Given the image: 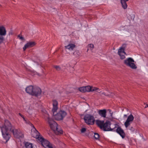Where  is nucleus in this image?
Masks as SVG:
<instances>
[{
  "label": "nucleus",
  "mask_w": 148,
  "mask_h": 148,
  "mask_svg": "<svg viewBox=\"0 0 148 148\" xmlns=\"http://www.w3.org/2000/svg\"><path fill=\"white\" fill-rule=\"evenodd\" d=\"M10 122L8 120L5 121L4 125L1 127V132L3 139L5 140L3 141L5 143L9 140L10 135L9 134L11 129Z\"/></svg>",
  "instance_id": "nucleus-1"
},
{
  "label": "nucleus",
  "mask_w": 148,
  "mask_h": 148,
  "mask_svg": "<svg viewBox=\"0 0 148 148\" xmlns=\"http://www.w3.org/2000/svg\"><path fill=\"white\" fill-rule=\"evenodd\" d=\"M48 122L51 129L56 134H62V130L60 126H58L57 123L53 120L48 117Z\"/></svg>",
  "instance_id": "nucleus-2"
},
{
  "label": "nucleus",
  "mask_w": 148,
  "mask_h": 148,
  "mask_svg": "<svg viewBox=\"0 0 148 148\" xmlns=\"http://www.w3.org/2000/svg\"><path fill=\"white\" fill-rule=\"evenodd\" d=\"M134 61L132 58H128L124 61V63L127 66H129L133 69H136L137 68L134 63Z\"/></svg>",
  "instance_id": "nucleus-3"
},
{
  "label": "nucleus",
  "mask_w": 148,
  "mask_h": 148,
  "mask_svg": "<svg viewBox=\"0 0 148 148\" xmlns=\"http://www.w3.org/2000/svg\"><path fill=\"white\" fill-rule=\"evenodd\" d=\"M84 119L85 123L88 125H92L94 124L95 119L94 116L89 114H87L85 116Z\"/></svg>",
  "instance_id": "nucleus-4"
},
{
  "label": "nucleus",
  "mask_w": 148,
  "mask_h": 148,
  "mask_svg": "<svg viewBox=\"0 0 148 148\" xmlns=\"http://www.w3.org/2000/svg\"><path fill=\"white\" fill-rule=\"evenodd\" d=\"M66 113L64 111L60 110L57 114L53 115L54 116V118L55 120L58 121L62 120L64 117L66 115Z\"/></svg>",
  "instance_id": "nucleus-5"
},
{
  "label": "nucleus",
  "mask_w": 148,
  "mask_h": 148,
  "mask_svg": "<svg viewBox=\"0 0 148 148\" xmlns=\"http://www.w3.org/2000/svg\"><path fill=\"white\" fill-rule=\"evenodd\" d=\"M10 125L11 128L10 132H11L14 136L17 138H19L20 136V133L21 131L19 129H16L10 123Z\"/></svg>",
  "instance_id": "nucleus-6"
},
{
  "label": "nucleus",
  "mask_w": 148,
  "mask_h": 148,
  "mask_svg": "<svg viewBox=\"0 0 148 148\" xmlns=\"http://www.w3.org/2000/svg\"><path fill=\"white\" fill-rule=\"evenodd\" d=\"M33 127L34 128L31 131V134L32 136L34 138H37L39 140H42V139L41 138L42 137L40 136V133L36 130L34 126Z\"/></svg>",
  "instance_id": "nucleus-7"
},
{
  "label": "nucleus",
  "mask_w": 148,
  "mask_h": 148,
  "mask_svg": "<svg viewBox=\"0 0 148 148\" xmlns=\"http://www.w3.org/2000/svg\"><path fill=\"white\" fill-rule=\"evenodd\" d=\"M6 31L5 27L3 26H0V38H3L2 39L0 40V44L2 43L4 40L3 36L6 34Z\"/></svg>",
  "instance_id": "nucleus-8"
},
{
  "label": "nucleus",
  "mask_w": 148,
  "mask_h": 148,
  "mask_svg": "<svg viewBox=\"0 0 148 148\" xmlns=\"http://www.w3.org/2000/svg\"><path fill=\"white\" fill-rule=\"evenodd\" d=\"M134 119V117L131 114L128 116L124 123V125L126 128L130 125L131 123L133 121Z\"/></svg>",
  "instance_id": "nucleus-9"
},
{
  "label": "nucleus",
  "mask_w": 148,
  "mask_h": 148,
  "mask_svg": "<svg viewBox=\"0 0 148 148\" xmlns=\"http://www.w3.org/2000/svg\"><path fill=\"white\" fill-rule=\"evenodd\" d=\"M42 92L41 89L38 87L34 86L32 95L38 97L40 95Z\"/></svg>",
  "instance_id": "nucleus-10"
},
{
  "label": "nucleus",
  "mask_w": 148,
  "mask_h": 148,
  "mask_svg": "<svg viewBox=\"0 0 148 148\" xmlns=\"http://www.w3.org/2000/svg\"><path fill=\"white\" fill-rule=\"evenodd\" d=\"M110 122L109 121H106L104 123L102 129L104 131H113L114 129H112L110 128Z\"/></svg>",
  "instance_id": "nucleus-11"
},
{
  "label": "nucleus",
  "mask_w": 148,
  "mask_h": 148,
  "mask_svg": "<svg viewBox=\"0 0 148 148\" xmlns=\"http://www.w3.org/2000/svg\"><path fill=\"white\" fill-rule=\"evenodd\" d=\"M91 86H83L79 88V90L81 92H90L91 90Z\"/></svg>",
  "instance_id": "nucleus-12"
},
{
  "label": "nucleus",
  "mask_w": 148,
  "mask_h": 148,
  "mask_svg": "<svg viewBox=\"0 0 148 148\" xmlns=\"http://www.w3.org/2000/svg\"><path fill=\"white\" fill-rule=\"evenodd\" d=\"M116 132L118 133L123 138H124L125 134L123 130L121 127H118L116 130Z\"/></svg>",
  "instance_id": "nucleus-13"
},
{
  "label": "nucleus",
  "mask_w": 148,
  "mask_h": 148,
  "mask_svg": "<svg viewBox=\"0 0 148 148\" xmlns=\"http://www.w3.org/2000/svg\"><path fill=\"white\" fill-rule=\"evenodd\" d=\"M36 45V43L34 42H29L26 43L23 49L24 51H25L26 49L30 48Z\"/></svg>",
  "instance_id": "nucleus-14"
},
{
  "label": "nucleus",
  "mask_w": 148,
  "mask_h": 148,
  "mask_svg": "<svg viewBox=\"0 0 148 148\" xmlns=\"http://www.w3.org/2000/svg\"><path fill=\"white\" fill-rule=\"evenodd\" d=\"M53 108L52 109V112H53V114H54V113L56 112L58 109V102L55 100H53Z\"/></svg>",
  "instance_id": "nucleus-15"
},
{
  "label": "nucleus",
  "mask_w": 148,
  "mask_h": 148,
  "mask_svg": "<svg viewBox=\"0 0 148 148\" xmlns=\"http://www.w3.org/2000/svg\"><path fill=\"white\" fill-rule=\"evenodd\" d=\"M34 86H29L27 87L25 89L26 92L32 95L33 91Z\"/></svg>",
  "instance_id": "nucleus-16"
},
{
  "label": "nucleus",
  "mask_w": 148,
  "mask_h": 148,
  "mask_svg": "<svg viewBox=\"0 0 148 148\" xmlns=\"http://www.w3.org/2000/svg\"><path fill=\"white\" fill-rule=\"evenodd\" d=\"M76 47V45L74 44L70 43L68 45L65 46V48L69 50L73 51Z\"/></svg>",
  "instance_id": "nucleus-17"
},
{
  "label": "nucleus",
  "mask_w": 148,
  "mask_h": 148,
  "mask_svg": "<svg viewBox=\"0 0 148 148\" xmlns=\"http://www.w3.org/2000/svg\"><path fill=\"white\" fill-rule=\"evenodd\" d=\"M41 138L42 139V140H39V141L41 142L42 146L45 147H47L50 143L47 140L45 139L42 137H41Z\"/></svg>",
  "instance_id": "nucleus-18"
},
{
  "label": "nucleus",
  "mask_w": 148,
  "mask_h": 148,
  "mask_svg": "<svg viewBox=\"0 0 148 148\" xmlns=\"http://www.w3.org/2000/svg\"><path fill=\"white\" fill-rule=\"evenodd\" d=\"M98 113L101 116L104 118L106 117V109L99 110L98 111Z\"/></svg>",
  "instance_id": "nucleus-19"
},
{
  "label": "nucleus",
  "mask_w": 148,
  "mask_h": 148,
  "mask_svg": "<svg viewBox=\"0 0 148 148\" xmlns=\"http://www.w3.org/2000/svg\"><path fill=\"white\" fill-rule=\"evenodd\" d=\"M96 123L97 125L100 127V129H102L104 124V121H101L99 120H96Z\"/></svg>",
  "instance_id": "nucleus-20"
},
{
  "label": "nucleus",
  "mask_w": 148,
  "mask_h": 148,
  "mask_svg": "<svg viewBox=\"0 0 148 148\" xmlns=\"http://www.w3.org/2000/svg\"><path fill=\"white\" fill-rule=\"evenodd\" d=\"M91 92H93L96 91L99 93L100 94L101 92V90L97 87H94L93 86H91Z\"/></svg>",
  "instance_id": "nucleus-21"
},
{
  "label": "nucleus",
  "mask_w": 148,
  "mask_h": 148,
  "mask_svg": "<svg viewBox=\"0 0 148 148\" xmlns=\"http://www.w3.org/2000/svg\"><path fill=\"white\" fill-rule=\"evenodd\" d=\"M100 96L101 97H103L104 95L109 97H113L114 95V94L112 93H111L110 94H106V93L104 92H101L100 94Z\"/></svg>",
  "instance_id": "nucleus-22"
},
{
  "label": "nucleus",
  "mask_w": 148,
  "mask_h": 148,
  "mask_svg": "<svg viewBox=\"0 0 148 148\" xmlns=\"http://www.w3.org/2000/svg\"><path fill=\"white\" fill-rule=\"evenodd\" d=\"M121 3L122 4V7L124 9H126L127 8V5L126 2L121 1Z\"/></svg>",
  "instance_id": "nucleus-23"
},
{
  "label": "nucleus",
  "mask_w": 148,
  "mask_h": 148,
  "mask_svg": "<svg viewBox=\"0 0 148 148\" xmlns=\"http://www.w3.org/2000/svg\"><path fill=\"white\" fill-rule=\"evenodd\" d=\"M124 50L125 49H124L121 48L118 50V54H125V52L124 51Z\"/></svg>",
  "instance_id": "nucleus-24"
},
{
  "label": "nucleus",
  "mask_w": 148,
  "mask_h": 148,
  "mask_svg": "<svg viewBox=\"0 0 148 148\" xmlns=\"http://www.w3.org/2000/svg\"><path fill=\"white\" fill-rule=\"evenodd\" d=\"M73 55L76 57H78L80 54V53L79 51L76 50L73 53Z\"/></svg>",
  "instance_id": "nucleus-25"
},
{
  "label": "nucleus",
  "mask_w": 148,
  "mask_h": 148,
  "mask_svg": "<svg viewBox=\"0 0 148 148\" xmlns=\"http://www.w3.org/2000/svg\"><path fill=\"white\" fill-rule=\"evenodd\" d=\"M53 67L56 69L57 71H59L62 70L61 68L59 66L54 65L53 66Z\"/></svg>",
  "instance_id": "nucleus-26"
},
{
  "label": "nucleus",
  "mask_w": 148,
  "mask_h": 148,
  "mask_svg": "<svg viewBox=\"0 0 148 148\" xmlns=\"http://www.w3.org/2000/svg\"><path fill=\"white\" fill-rule=\"evenodd\" d=\"M94 137L96 139L99 140V135L97 133H94Z\"/></svg>",
  "instance_id": "nucleus-27"
},
{
  "label": "nucleus",
  "mask_w": 148,
  "mask_h": 148,
  "mask_svg": "<svg viewBox=\"0 0 148 148\" xmlns=\"http://www.w3.org/2000/svg\"><path fill=\"white\" fill-rule=\"evenodd\" d=\"M120 57V58L121 59H124L125 58V55H126V53L125 54H118Z\"/></svg>",
  "instance_id": "nucleus-28"
},
{
  "label": "nucleus",
  "mask_w": 148,
  "mask_h": 148,
  "mask_svg": "<svg viewBox=\"0 0 148 148\" xmlns=\"http://www.w3.org/2000/svg\"><path fill=\"white\" fill-rule=\"evenodd\" d=\"M94 45L92 44H89L88 45V48H90V49L91 50H92V49L94 48Z\"/></svg>",
  "instance_id": "nucleus-29"
},
{
  "label": "nucleus",
  "mask_w": 148,
  "mask_h": 148,
  "mask_svg": "<svg viewBox=\"0 0 148 148\" xmlns=\"http://www.w3.org/2000/svg\"><path fill=\"white\" fill-rule=\"evenodd\" d=\"M18 37L20 39L22 40L25 41V39H24V38L22 36H21L19 35L18 36Z\"/></svg>",
  "instance_id": "nucleus-30"
},
{
  "label": "nucleus",
  "mask_w": 148,
  "mask_h": 148,
  "mask_svg": "<svg viewBox=\"0 0 148 148\" xmlns=\"http://www.w3.org/2000/svg\"><path fill=\"white\" fill-rule=\"evenodd\" d=\"M108 111L110 113V117H112V113L111 112V110L110 109L108 110Z\"/></svg>",
  "instance_id": "nucleus-31"
},
{
  "label": "nucleus",
  "mask_w": 148,
  "mask_h": 148,
  "mask_svg": "<svg viewBox=\"0 0 148 148\" xmlns=\"http://www.w3.org/2000/svg\"><path fill=\"white\" fill-rule=\"evenodd\" d=\"M86 130V129L85 128H82L81 130V132L82 133H84V132Z\"/></svg>",
  "instance_id": "nucleus-32"
},
{
  "label": "nucleus",
  "mask_w": 148,
  "mask_h": 148,
  "mask_svg": "<svg viewBox=\"0 0 148 148\" xmlns=\"http://www.w3.org/2000/svg\"><path fill=\"white\" fill-rule=\"evenodd\" d=\"M49 148H53V145L49 143L47 147Z\"/></svg>",
  "instance_id": "nucleus-33"
},
{
  "label": "nucleus",
  "mask_w": 148,
  "mask_h": 148,
  "mask_svg": "<svg viewBox=\"0 0 148 148\" xmlns=\"http://www.w3.org/2000/svg\"><path fill=\"white\" fill-rule=\"evenodd\" d=\"M126 46V45L125 44H123L122 45V47H121L122 48L124 49H125V48Z\"/></svg>",
  "instance_id": "nucleus-34"
},
{
  "label": "nucleus",
  "mask_w": 148,
  "mask_h": 148,
  "mask_svg": "<svg viewBox=\"0 0 148 148\" xmlns=\"http://www.w3.org/2000/svg\"><path fill=\"white\" fill-rule=\"evenodd\" d=\"M18 114L22 117H23V116L20 113H19Z\"/></svg>",
  "instance_id": "nucleus-35"
},
{
  "label": "nucleus",
  "mask_w": 148,
  "mask_h": 148,
  "mask_svg": "<svg viewBox=\"0 0 148 148\" xmlns=\"http://www.w3.org/2000/svg\"><path fill=\"white\" fill-rule=\"evenodd\" d=\"M129 0H121V1H123L124 2H126L127 1H128Z\"/></svg>",
  "instance_id": "nucleus-36"
},
{
  "label": "nucleus",
  "mask_w": 148,
  "mask_h": 148,
  "mask_svg": "<svg viewBox=\"0 0 148 148\" xmlns=\"http://www.w3.org/2000/svg\"><path fill=\"white\" fill-rule=\"evenodd\" d=\"M9 35H12V32H10L9 33Z\"/></svg>",
  "instance_id": "nucleus-37"
},
{
  "label": "nucleus",
  "mask_w": 148,
  "mask_h": 148,
  "mask_svg": "<svg viewBox=\"0 0 148 148\" xmlns=\"http://www.w3.org/2000/svg\"><path fill=\"white\" fill-rule=\"evenodd\" d=\"M25 122L27 123H29V122L27 120H26V121H25Z\"/></svg>",
  "instance_id": "nucleus-38"
},
{
  "label": "nucleus",
  "mask_w": 148,
  "mask_h": 148,
  "mask_svg": "<svg viewBox=\"0 0 148 148\" xmlns=\"http://www.w3.org/2000/svg\"><path fill=\"white\" fill-rule=\"evenodd\" d=\"M22 118H23L24 121H26V119H25V118L24 117V116H23V117Z\"/></svg>",
  "instance_id": "nucleus-39"
},
{
  "label": "nucleus",
  "mask_w": 148,
  "mask_h": 148,
  "mask_svg": "<svg viewBox=\"0 0 148 148\" xmlns=\"http://www.w3.org/2000/svg\"><path fill=\"white\" fill-rule=\"evenodd\" d=\"M124 116L125 117H126L127 116L126 114H124Z\"/></svg>",
  "instance_id": "nucleus-40"
},
{
  "label": "nucleus",
  "mask_w": 148,
  "mask_h": 148,
  "mask_svg": "<svg viewBox=\"0 0 148 148\" xmlns=\"http://www.w3.org/2000/svg\"><path fill=\"white\" fill-rule=\"evenodd\" d=\"M148 107V104H147L146 106H145V108H146L147 107Z\"/></svg>",
  "instance_id": "nucleus-41"
},
{
  "label": "nucleus",
  "mask_w": 148,
  "mask_h": 148,
  "mask_svg": "<svg viewBox=\"0 0 148 148\" xmlns=\"http://www.w3.org/2000/svg\"><path fill=\"white\" fill-rule=\"evenodd\" d=\"M131 128H132L133 129L132 130L133 131L134 130V129L132 127H131Z\"/></svg>",
  "instance_id": "nucleus-42"
},
{
  "label": "nucleus",
  "mask_w": 148,
  "mask_h": 148,
  "mask_svg": "<svg viewBox=\"0 0 148 148\" xmlns=\"http://www.w3.org/2000/svg\"><path fill=\"white\" fill-rule=\"evenodd\" d=\"M2 39H3V38H1V37L0 38V40H1Z\"/></svg>",
  "instance_id": "nucleus-43"
},
{
  "label": "nucleus",
  "mask_w": 148,
  "mask_h": 148,
  "mask_svg": "<svg viewBox=\"0 0 148 148\" xmlns=\"http://www.w3.org/2000/svg\"><path fill=\"white\" fill-rule=\"evenodd\" d=\"M0 6H1V5L0 4Z\"/></svg>",
  "instance_id": "nucleus-44"
},
{
  "label": "nucleus",
  "mask_w": 148,
  "mask_h": 148,
  "mask_svg": "<svg viewBox=\"0 0 148 148\" xmlns=\"http://www.w3.org/2000/svg\"><path fill=\"white\" fill-rule=\"evenodd\" d=\"M88 49H87V51H88Z\"/></svg>",
  "instance_id": "nucleus-45"
}]
</instances>
